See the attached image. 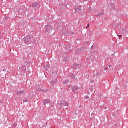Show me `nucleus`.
Masks as SVG:
<instances>
[{"label":"nucleus","mask_w":128,"mask_h":128,"mask_svg":"<svg viewBox=\"0 0 128 128\" xmlns=\"http://www.w3.org/2000/svg\"><path fill=\"white\" fill-rule=\"evenodd\" d=\"M32 38H34V36H26L24 38V44L27 46L28 44H32Z\"/></svg>","instance_id":"nucleus-1"},{"label":"nucleus","mask_w":128,"mask_h":128,"mask_svg":"<svg viewBox=\"0 0 128 128\" xmlns=\"http://www.w3.org/2000/svg\"><path fill=\"white\" fill-rule=\"evenodd\" d=\"M46 34L48 36L50 34V32L52 30V27L50 24H48L45 27Z\"/></svg>","instance_id":"nucleus-2"},{"label":"nucleus","mask_w":128,"mask_h":128,"mask_svg":"<svg viewBox=\"0 0 128 128\" xmlns=\"http://www.w3.org/2000/svg\"><path fill=\"white\" fill-rule=\"evenodd\" d=\"M72 92H78V90H80V88H78V86H72Z\"/></svg>","instance_id":"nucleus-3"},{"label":"nucleus","mask_w":128,"mask_h":128,"mask_svg":"<svg viewBox=\"0 0 128 128\" xmlns=\"http://www.w3.org/2000/svg\"><path fill=\"white\" fill-rule=\"evenodd\" d=\"M82 12V8L80 6H78L76 7V14H80Z\"/></svg>","instance_id":"nucleus-4"},{"label":"nucleus","mask_w":128,"mask_h":128,"mask_svg":"<svg viewBox=\"0 0 128 128\" xmlns=\"http://www.w3.org/2000/svg\"><path fill=\"white\" fill-rule=\"evenodd\" d=\"M56 82H58V78L56 77L54 80H52L51 82V86H54V84H56Z\"/></svg>","instance_id":"nucleus-5"},{"label":"nucleus","mask_w":128,"mask_h":128,"mask_svg":"<svg viewBox=\"0 0 128 128\" xmlns=\"http://www.w3.org/2000/svg\"><path fill=\"white\" fill-rule=\"evenodd\" d=\"M26 90H22L20 92H17L16 95L18 96H22V94H24Z\"/></svg>","instance_id":"nucleus-6"},{"label":"nucleus","mask_w":128,"mask_h":128,"mask_svg":"<svg viewBox=\"0 0 128 128\" xmlns=\"http://www.w3.org/2000/svg\"><path fill=\"white\" fill-rule=\"evenodd\" d=\"M44 106H46V104H50V100L47 99L46 100H44Z\"/></svg>","instance_id":"nucleus-7"},{"label":"nucleus","mask_w":128,"mask_h":128,"mask_svg":"<svg viewBox=\"0 0 128 128\" xmlns=\"http://www.w3.org/2000/svg\"><path fill=\"white\" fill-rule=\"evenodd\" d=\"M20 70H22V72H26V66H23L20 67Z\"/></svg>","instance_id":"nucleus-8"},{"label":"nucleus","mask_w":128,"mask_h":128,"mask_svg":"<svg viewBox=\"0 0 128 128\" xmlns=\"http://www.w3.org/2000/svg\"><path fill=\"white\" fill-rule=\"evenodd\" d=\"M25 64H26V66H27L28 68H30V64H32V62H30L28 61H26L25 62Z\"/></svg>","instance_id":"nucleus-9"},{"label":"nucleus","mask_w":128,"mask_h":128,"mask_svg":"<svg viewBox=\"0 0 128 128\" xmlns=\"http://www.w3.org/2000/svg\"><path fill=\"white\" fill-rule=\"evenodd\" d=\"M72 68H74V70H78V64H74L72 66Z\"/></svg>","instance_id":"nucleus-10"},{"label":"nucleus","mask_w":128,"mask_h":128,"mask_svg":"<svg viewBox=\"0 0 128 128\" xmlns=\"http://www.w3.org/2000/svg\"><path fill=\"white\" fill-rule=\"evenodd\" d=\"M38 6V4L36 2L32 4V8H37Z\"/></svg>","instance_id":"nucleus-11"},{"label":"nucleus","mask_w":128,"mask_h":128,"mask_svg":"<svg viewBox=\"0 0 128 128\" xmlns=\"http://www.w3.org/2000/svg\"><path fill=\"white\" fill-rule=\"evenodd\" d=\"M44 70H50V65L47 64L45 66H44Z\"/></svg>","instance_id":"nucleus-12"},{"label":"nucleus","mask_w":128,"mask_h":128,"mask_svg":"<svg viewBox=\"0 0 128 128\" xmlns=\"http://www.w3.org/2000/svg\"><path fill=\"white\" fill-rule=\"evenodd\" d=\"M102 72H97L96 74V76H102Z\"/></svg>","instance_id":"nucleus-13"},{"label":"nucleus","mask_w":128,"mask_h":128,"mask_svg":"<svg viewBox=\"0 0 128 128\" xmlns=\"http://www.w3.org/2000/svg\"><path fill=\"white\" fill-rule=\"evenodd\" d=\"M12 126H14V128H16V126H18V124H16V123H12Z\"/></svg>","instance_id":"nucleus-14"},{"label":"nucleus","mask_w":128,"mask_h":128,"mask_svg":"<svg viewBox=\"0 0 128 128\" xmlns=\"http://www.w3.org/2000/svg\"><path fill=\"white\" fill-rule=\"evenodd\" d=\"M60 108H64V103H60Z\"/></svg>","instance_id":"nucleus-15"},{"label":"nucleus","mask_w":128,"mask_h":128,"mask_svg":"<svg viewBox=\"0 0 128 128\" xmlns=\"http://www.w3.org/2000/svg\"><path fill=\"white\" fill-rule=\"evenodd\" d=\"M102 14H104V12H100V14L98 15V16H102Z\"/></svg>","instance_id":"nucleus-16"},{"label":"nucleus","mask_w":128,"mask_h":128,"mask_svg":"<svg viewBox=\"0 0 128 128\" xmlns=\"http://www.w3.org/2000/svg\"><path fill=\"white\" fill-rule=\"evenodd\" d=\"M68 82H70V80H66V81L64 82V84H68Z\"/></svg>","instance_id":"nucleus-17"},{"label":"nucleus","mask_w":128,"mask_h":128,"mask_svg":"<svg viewBox=\"0 0 128 128\" xmlns=\"http://www.w3.org/2000/svg\"><path fill=\"white\" fill-rule=\"evenodd\" d=\"M24 102H28V99H24L23 100Z\"/></svg>","instance_id":"nucleus-18"},{"label":"nucleus","mask_w":128,"mask_h":128,"mask_svg":"<svg viewBox=\"0 0 128 128\" xmlns=\"http://www.w3.org/2000/svg\"><path fill=\"white\" fill-rule=\"evenodd\" d=\"M85 98H86V100H88V98H90V97L88 96H85Z\"/></svg>","instance_id":"nucleus-19"},{"label":"nucleus","mask_w":128,"mask_h":128,"mask_svg":"<svg viewBox=\"0 0 128 128\" xmlns=\"http://www.w3.org/2000/svg\"><path fill=\"white\" fill-rule=\"evenodd\" d=\"M90 90H94V87H93L92 86H90Z\"/></svg>","instance_id":"nucleus-20"},{"label":"nucleus","mask_w":128,"mask_h":128,"mask_svg":"<svg viewBox=\"0 0 128 128\" xmlns=\"http://www.w3.org/2000/svg\"><path fill=\"white\" fill-rule=\"evenodd\" d=\"M64 106H68V103H65Z\"/></svg>","instance_id":"nucleus-21"},{"label":"nucleus","mask_w":128,"mask_h":128,"mask_svg":"<svg viewBox=\"0 0 128 128\" xmlns=\"http://www.w3.org/2000/svg\"><path fill=\"white\" fill-rule=\"evenodd\" d=\"M108 70V67L104 68V70Z\"/></svg>","instance_id":"nucleus-22"},{"label":"nucleus","mask_w":128,"mask_h":128,"mask_svg":"<svg viewBox=\"0 0 128 128\" xmlns=\"http://www.w3.org/2000/svg\"><path fill=\"white\" fill-rule=\"evenodd\" d=\"M33 44H36V41L34 40Z\"/></svg>","instance_id":"nucleus-23"},{"label":"nucleus","mask_w":128,"mask_h":128,"mask_svg":"<svg viewBox=\"0 0 128 128\" xmlns=\"http://www.w3.org/2000/svg\"><path fill=\"white\" fill-rule=\"evenodd\" d=\"M91 82L92 84H94V80H91Z\"/></svg>","instance_id":"nucleus-24"},{"label":"nucleus","mask_w":128,"mask_h":128,"mask_svg":"<svg viewBox=\"0 0 128 128\" xmlns=\"http://www.w3.org/2000/svg\"><path fill=\"white\" fill-rule=\"evenodd\" d=\"M72 78H74V79H76V77H75L74 76V75H72Z\"/></svg>","instance_id":"nucleus-25"},{"label":"nucleus","mask_w":128,"mask_h":128,"mask_svg":"<svg viewBox=\"0 0 128 128\" xmlns=\"http://www.w3.org/2000/svg\"><path fill=\"white\" fill-rule=\"evenodd\" d=\"M112 66L111 64L109 65V68H112Z\"/></svg>","instance_id":"nucleus-26"},{"label":"nucleus","mask_w":128,"mask_h":128,"mask_svg":"<svg viewBox=\"0 0 128 128\" xmlns=\"http://www.w3.org/2000/svg\"><path fill=\"white\" fill-rule=\"evenodd\" d=\"M118 36H119V38H122V35H120Z\"/></svg>","instance_id":"nucleus-27"},{"label":"nucleus","mask_w":128,"mask_h":128,"mask_svg":"<svg viewBox=\"0 0 128 128\" xmlns=\"http://www.w3.org/2000/svg\"><path fill=\"white\" fill-rule=\"evenodd\" d=\"M90 28V24H88V26H87L86 28Z\"/></svg>","instance_id":"nucleus-28"},{"label":"nucleus","mask_w":128,"mask_h":128,"mask_svg":"<svg viewBox=\"0 0 128 128\" xmlns=\"http://www.w3.org/2000/svg\"><path fill=\"white\" fill-rule=\"evenodd\" d=\"M0 104H2L4 103L2 102V101L0 100Z\"/></svg>","instance_id":"nucleus-29"},{"label":"nucleus","mask_w":128,"mask_h":128,"mask_svg":"<svg viewBox=\"0 0 128 128\" xmlns=\"http://www.w3.org/2000/svg\"><path fill=\"white\" fill-rule=\"evenodd\" d=\"M3 72H6V70H4Z\"/></svg>","instance_id":"nucleus-30"},{"label":"nucleus","mask_w":128,"mask_h":128,"mask_svg":"<svg viewBox=\"0 0 128 128\" xmlns=\"http://www.w3.org/2000/svg\"><path fill=\"white\" fill-rule=\"evenodd\" d=\"M91 48H94V46L91 47Z\"/></svg>","instance_id":"nucleus-31"},{"label":"nucleus","mask_w":128,"mask_h":128,"mask_svg":"<svg viewBox=\"0 0 128 128\" xmlns=\"http://www.w3.org/2000/svg\"><path fill=\"white\" fill-rule=\"evenodd\" d=\"M64 62H66V60L64 59Z\"/></svg>","instance_id":"nucleus-32"},{"label":"nucleus","mask_w":128,"mask_h":128,"mask_svg":"<svg viewBox=\"0 0 128 128\" xmlns=\"http://www.w3.org/2000/svg\"><path fill=\"white\" fill-rule=\"evenodd\" d=\"M83 2H86V0H83Z\"/></svg>","instance_id":"nucleus-33"},{"label":"nucleus","mask_w":128,"mask_h":128,"mask_svg":"<svg viewBox=\"0 0 128 128\" xmlns=\"http://www.w3.org/2000/svg\"><path fill=\"white\" fill-rule=\"evenodd\" d=\"M8 74H10V72H8Z\"/></svg>","instance_id":"nucleus-34"},{"label":"nucleus","mask_w":128,"mask_h":128,"mask_svg":"<svg viewBox=\"0 0 128 128\" xmlns=\"http://www.w3.org/2000/svg\"><path fill=\"white\" fill-rule=\"evenodd\" d=\"M115 126H116V124H115Z\"/></svg>","instance_id":"nucleus-35"},{"label":"nucleus","mask_w":128,"mask_h":128,"mask_svg":"<svg viewBox=\"0 0 128 128\" xmlns=\"http://www.w3.org/2000/svg\"><path fill=\"white\" fill-rule=\"evenodd\" d=\"M52 106V107L53 106Z\"/></svg>","instance_id":"nucleus-36"},{"label":"nucleus","mask_w":128,"mask_h":128,"mask_svg":"<svg viewBox=\"0 0 128 128\" xmlns=\"http://www.w3.org/2000/svg\"><path fill=\"white\" fill-rule=\"evenodd\" d=\"M1 72L0 71V74Z\"/></svg>","instance_id":"nucleus-37"}]
</instances>
